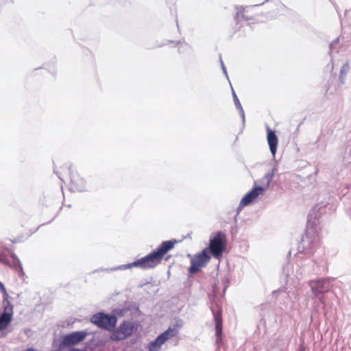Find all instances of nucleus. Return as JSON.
<instances>
[{
    "label": "nucleus",
    "instance_id": "nucleus-1",
    "mask_svg": "<svg viewBox=\"0 0 351 351\" xmlns=\"http://www.w3.org/2000/svg\"><path fill=\"white\" fill-rule=\"evenodd\" d=\"M176 240L163 241L160 245L150 254L142 257L136 261L127 265V268L137 267L142 269H149L156 267L161 263L164 256L172 249H173Z\"/></svg>",
    "mask_w": 351,
    "mask_h": 351
},
{
    "label": "nucleus",
    "instance_id": "nucleus-2",
    "mask_svg": "<svg viewBox=\"0 0 351 351\" xmlns=\"http://www.w3.org/2000/svg\"><path fill=\"white\" fill-rule=\"evenodd\" d=\"M137 322L124 320L116 329L114 328L110 339L115 341L126 339L138 330Z\"/></svg>",
    "mask_w": 351,
    "mask_h": 351
},
{
    "label": "nucleus",
    "instance_id": "nucleus-3",
    "mask_svg": "<svg viewBox=\"0 0 351 351\" xmlns=\"http://www.w3.org/2000/svg\"><path fill=\"white\" fill-rule=\"evenodd\" d=\"M57 173L63 182H70L73 187L76 190L81 191L84 189L85 181L74 168L64 167L58 171Z\"/></svg>",
    "mask_w": 351,
    "mask_h": 351
},
{
    "label": "nucleus",
    "instance_id": "nucleus-4",
    "mask_svg": "<svg viewBox=\"0 0 351 351\" xmlns=\"http://www.w3.org/2000/svg\"><path fill=\"white\" fill-rule=\"evenodd\" d=\"M226 247V237L224 234L218 232L213 237L210 238L208 248V253L210 254L217 259L221 258Z\"/></svg>",
    "mask_w": 351,
    "mask_h": 351
},
{
    "label": "nucleus",
    "instance_id": "nucleus-5",
    "mask_svg": "<svg viewBox=\"0 0 351 351\" xmlns=\"http://www.w3.org/2000/svg\"><path fill=\"white\" fill-rule=\"evenodd\" d=\"M90 322L99 328L108 331H113L117 324V318L114 315L98 313L91 317Z\"/></svg>",
    "mask_w": 351,
    "mask_h": 351
},
{
    "label": "nucleus",
    "instance_id": "nucleus-6",
    "mask_svg": "<svg viewBox=\"0 0 351 351\" xmlns=\"http://www.w3.org/2000/svg\"><path fill=\"white\" fill-rule=\"evenodd\" d=\"M210 260V256L208 255L207 249H204L201 252L191 256V266L189 268V274L197 273L202 267L206 266Z\"/></svg>",
    "mask_w": 351,
    "mask_h": 351
},
{
    "label": "nucleus",
    "instance_id": "nucleus-7",
    "mask_svg": "<svg viewBox=\"0 0 351 351\" xmlns=\"http://www.w3.org/2000/svg\"><path fill=\"white\" fill-rule=\"evenodd\" d=\"M269 184V181H267V182L262 186L255 184L252 190L247 193L241 199L239 204V208H242L250 204L259 196L263 195L265 191L268 189Z\"/></svg>",
    "mask_w": 351,
    "mask_h": 351
},
{
    "label": "nucleus",
    "instance_id": "nucleus-8",
    "mask_svg": "<svg viewBox=\"0 0 351 351\" xmlns=\"http://www.w3.org/2000/svg\"><path fill=\"white\" fill-rule=\"evenodd\" d=\"M87 335L88 332L84 330L73 332L64 337L62 343L64 346L71 347L84 341Z\"/></svg>",
    "mask_w": 351,
    "mask_h": 351
},
{
    "label": "nucleus",
    "instance_id": "nucleus-9",
    "mask_svg": "<svg viewBox=\"0 0 351 351\" xmlns=\"http://www.w3.org/2000/svg\"><path fill=\"white\" fill-rule=\"evenodd\" d=\"M309 286L315 296L318 297L320 294L330 290V283L327 279L313 280L309 282Z\"/></svg>",
    "mask_w": 351,
    "mask_h": 351
},
{
    "label": "nucleus",
    "instance_id": "nucleus-10",
    "mask_svg": "<svg viewBox=\"0 0 351 351\" xmlns=\"http://www.w3.org/2000/svg\"><path fill=\"white\" fill-rule=\"evenodd\" d=\"M13 306H3V312L0 315V330L8 328L12 320Z\"/></svg>",
    "mask_w": 351,
    "mask_h": 351
},
{
    "label": "nucleus",
    "instance_id": "nucleus-11",
    "mask_svg": "<svg viewBox=\"0 0 351 351\" xmlns=\"http://www.w3.org/2000/svg\"><path fill=\"white\" fill-rule=\"evenodd\" d=\"M254 8L251 7H241L237 9L236 18L238 21H250L254 19Z\"/></svg>",
    "mask_w": 351,
    "mask_h": 351
},
{
    "label": "nucleus",
    "instance_id": "nucleus-12",
    "mask_svg": "<svg viewBox=\"0 0 351 351\" xmlns=\"http://www.w3.org/2000/svg\"><path fill=\"white\" fill-rule=\"evenodd\" d=\"M182 324H177L172 327H169L165 331L161 333L159 337L165 343L169 339L176 337L179 333V329Z\"/></svg>",
    "mask_w": 351,
    "mask_h": 351
},
{
    "label": "nucleus",
    "instance_id": "nucleus-13",
    "mask_svg": "<svg viewBox=\"0 0 351 351\" xmlns=\"http://www.w3.org/2000/svg\"><path fill=\"white\" fill-rule=\"evenodd\" d=\"M267 140L270 151L274 156L276 153L278 140L275 132L271 130L269 127L267 128Z\"/></svg>",
    "mask_w": 351,
    "mask_h": 351
},
{
    "label": "nucleus",
    "instance_id": "nucleus-14",
    "mask_svg": "<svg viewBox=\"0 0 351 351\" xmlns=\"http://www.w3.org/2000/svg\"><path fill=\"white\" fill-rule=\"evenodd\" d=\"M11 257L12 258V261H10V265L9 266L13 267L16 271H17L19 276H23L24 272L20 260L14 254L12 255Z\"/></svg>",
    "mask_w": 351,
    "mask_h": 351
},
{
    "label": "nucleus",
    "instance_id": "nucleus-15",
    "mask_svg": "<svg viewBox=\"0 0 351 351\" xmlns=\"http://www.w3.org/2000/svg\"><path fill=\"white\" fill-rule=\"evenodd\" d=\"M164 343V341L158 336L156 339L148 344L147 351H159Z\"/></svg>",
    "mask_w": 351,
    "mask_h": 351
},
{
    "label": "nucleus",
    "instance_id": "nucleus-16",
    "mask_svg": "<svg viewBox=\"0 0 351 351\" xmlns=\"http://www.w3.org/2000/svg\"><path fill=\"white\" fill-rule=\"evenodd\" d=\"M222 323H223V322H215L216 335L219 339L221 338V333H222Z\"/></svg>",
    "mask_w": 351,
    "mask_h": 351
},
{
    "label": "nucleus",
    "instance_id": "nucleus-17",
    "mask_svg": "<svg viewBox=\"0 0 351 351\" xmlns=\"http://www.w3.org/2000/svg\"><path fill=\"white\" fill-rule=\"evenodd\" d=\"M213 315H214V319H215V322H223V320H222V311L221 309H218L217 311H214L213 312Z\"/></svg>",
    "mask_w": 351,
    "mask_h": 351
},
{
    "label": "nucleus",
    "instance_id": "nucleus-18",
    "mask_svg": "<svg viewBox=\"0 0 351 351\" xmlns=\"http://www.w3.org/2000/svg\"><path fill=\"white\" fill-rule=\"evenodd\" d=\"M3 293V302L4 306H8V304L10 306H12V304L9 301V295L7 292V291H5Z\"/></svg>",
    "mask_w": 351,
    "mask_h": 351
},
{
    "label": "nucleus",
    "instance_id": "nucleus-19",
    "mask_svg": "<svg viewBox=\"0 0 351 351\" xmlns=\"http://www.w3.org/2000/svg\"><path fill=\"white\" fill-rule=\"evenodd\" d=\"M0 262L6 265H10V261L8 258L0 256Z\"/></svg>",
    "mask_w": 351,
    "mask_h": 351
},
{
    "label": "nucleus",
    "instance_id": "nucleus-20",
    "mask_svg": "<svg viewBox=\"0 0 351 351\" xmlns=\"http://www.w3.org/2000/svg\"><path fill=\"white\" fill-rule=\"evenodd\" d=\"M233 96H234V101L235 105L237 107H239V106L241 107L240 101H239L237 96L236 95L235 93H233Z\"/></svg>",
    "mask_w": 351,
    "mask_h": 351
},
{
    "label": "nucleus",
    "instance_id": "nucleus-21",
    "mask_svg": "<svg viewBox=\"0 0 351 351\" xmlns=\"http://www.w3.org/2000/svg\"><path fill=\"white\" fill-rule=\"evenodd\" d=\"M0 291L3 293L6 291L5 286L2 282H0Z\"/></svg>",
    "mask_w": 351,
    "mask_h": 351
},
{
    "label": "nucleus",
    "instance_id": "nucleus-22",
    "mask_svg": "<svg viewBox=\"0 0 351 351\" xmlns=\"http://www.w3.org/2000/svg\"><path fill=\"white\" fill-rule=\"evenodd\" d=\"M169 258V256L165 258L166 261H167Z\"/></svg>",
    "mask_w": 351,
    "mask_h": 351
}]
</instances>
